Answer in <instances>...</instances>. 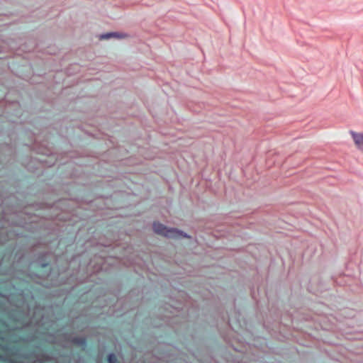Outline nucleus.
<instances>
[{
	"label": "nucleus",
	"instance_id": "f03ea898",
	"mask_svg": "<svg viewBox=\"0 0 363 363\" xmlns=\"http://www.w3.org/2000/svg\"><path fill=\"white\" fill-rule=\"evenodd\" d=\"M128 35L125 33L123 32H108L106 33H104L100 35L99 38L101 40H108L111 38L122 39L128 37Z\"/></svg>",
	"mask_w": 363,
	"mask_h": 363
},
{
	"label": "nucleus",
	"instance_id": "f257e3e1",
	"mask_svg": "<svg viewBox=\"0 0 363 363\" xmlns=\"http://www.w3.org/2000/svg\"><path fill=\"white\" fill-rule=\"evenodd\" d=\"M154 232L158 235H163L168 238H177L179 237L189 238L190 236L182 230L177 228H168L160 223H153Z\"/></svg>",
	"mask_w": 363,
	"mask_h": 363
},
{
	"label": "nucleus",
	"instance_id": "20e7f679",
	"mask_svg": "<svg viewBox=\"0 0 363 363\" xmlns=\"http://www.w3.org/2000/svg\"><path fill=\"white\" fill-rule=\"evenodd\" d=\"M73 342L81 345H86V340L84 338H74Z\"/></svg>",
	"mask_w": 363,
	"mask_h": 363
},
{
	"label": "nucleus",
	"instance_id": "39448f33",
	"mask_svg": "<svg viewBox=\"0 0 363 363\" xmlns=\"http://www.w3.org/2000/svg\"><path fill=\"white\" fill-rule=\"evenodd\" d=\"M108 363H117L116 357L113 353L108 355Z\"/></svg>",
	"mask_w": 363,
	"mask_h": 363
},
{
	"label": "nucleus",
	"instance_id": "423d86ee",
	"mask_svg": "<svg viewBox=\"0 0 363 363\" xmlns=\"http://www.w3.org/2000/svg\"><path fill=\"white\" fill-rule=\"evenodd\" d=\"M4 362V359H2V357L0 356V363L3 362Z\"/></svg>",
	"mask_w": 363,
	"mask_h": 363
},
{
	"label": "nucleus",
	"instance_id": "7ed1b4c3",
	"mask_svg": "<svg viewBox=\"0 0 363 363\" xmlns=\"http://www.w3.org/2000/svg\"><path fill=\"white\" fill-rule=\"evenodd\" d=\"M357 147L363 151V133H357L353 130L350 131Z\"/></svg>",
	"mask_w": 363,
	"mask_h": 363
}]
</instances>
